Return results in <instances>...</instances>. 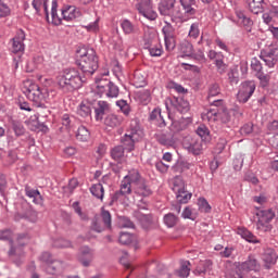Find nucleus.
Wrapping results in <instances>:
<instances>
[{
  "label": "nucleus",
  "instance_id": "f257e3e1",
  "mask_svg": "<svg viewBox=\"0 0 278 278\" xmlns=\"http://www.w3.org/2000/svg\"><path fill=\"white\" fill-rule=\"evenodd\" d=\"M118 191L125 199L134 192L136 199L139 203H143V205H147L144 199L153 194V190H151V187L147 184V179H144L138 170L130 172L129 175L124 178Z\"/></svg>",
  "mask_w": 278,
  "mask_h": 278
},
{
  "label": "nucleus",
  "instance_id": "f03ea898",
  "mask_svg": "<svg viewBox=\"0 0 278 278\" xmlns=\"http://www.w3.org/2000/svg\"><path fill=\"white\" fill-rule=\"evenodd\" d=\"M76 64L86 77L94 75L99 68V56L92 48H80L77 51Z\"/></svg>",
  "mask_w": 278,
  "mask_h": 278
},
{
  "label": "nucleus",
  "instance_id": "7ed1b4c3",
  "mask_svg": "<svg viewBox=\"0 0 278 278\" xmlns=\"http://www.w3.org/2000/svg\"><path fill=\"white\" fill-rule=\"evenodd\" d=\"M86 84V77H81L76 68H67L58 77V86L63 92L79 90Z\"/></svg>",
  "mask_w": 278,
  "mask_h": 278
},
{
  "label": "nucleus",
  "instance_id": "20e7f679",
  "mask_svg": "<svg viewBox=\"0 0 278 278\" xmlns=\"http://www.w3.org/2000/svg\"><path fill=\"white\" fill-rule=\"evenodd\" d=\"M203 118H207V121H220V123L227 124L231 121V115L223 103V99H217L213 100L210 110Z\"/></svg>",
  "mask_w": 278,
  "mask_h": 278
},
{
  "label": "nucleus",
  "instance_id": "39448f33",
  "mask_svg": "<svg viewBox=\"0 0 278 278\" xmlns=\"http://www.w3.org/2000/svg\"><path fill=\"white\" fill-rule=\"evenodd\" d=\"M27 242H29V235L27 232L17 235L16 240L11 241L9 257H11L16 266H21V264H23V255H25L23 247H25Z\"/></svg>",
  "mask_w": 278,
  "mask_h": 278
},
{
  "label": "nucleus",
  "instance_id": "423d86ee",
  "mask_svg": "<svg viewBox=\"0 0 278 278\" xmlns=\"http://www.w3.org/2000/svg\"><path fill=\"white\" fill-rule=\"evenodd\" d=\"M142 136H144V132H142L140 126L138 124H131L130 129L122 138V147L125 151H134V149H136V142H138Z\"/></svg>",
  "mask_w": 278,
  "mask_h": 278
},
{
  "label": "nucleus",
  "instance_id": "0eeeda50",
  "mask_svg": "<svg viewBox=\"0 0 278 278\" xmlns=\"http://www.w3.org/2000/svg\"><path fill=\"white\" fill-rule=\"evenodd\" d=\"M177 0H161L159 12L162 16H170L172 18H184V10L177 7Z\"/></svg>",
  "mask_w": 278,
  "mask_h": 278
},
{
  "label": "nucleus",
  "instance_id": "6e6552de",
  "mask_svg": "<svg viewBox=\"0 0 278 278\" xmlns=\"http://www.w3.org/2000/svg\"><path fill=\"white\" fill-rule=\"evenodd\" d=\"M96 86L100 97L105 94V97H109L110 99H116L121 92L118 86L108 79L96 78Z\"/></svg>",
  "mask_w": 278,
  "mask_h": 278
},
{
  "label": "nucleus",
  "instance_id": "1a4fd4ad",
  "mask_svg": "<svg viewBox=\"0 0 278 278\" xmlns=\"http://www.w3.org/2000/svg\"><path fill=\"white\" fill-rule=\"evenodd\" d=\"M204 146L205 142H203V139L198 137L188 135L182 139L184 149H186L188 153H192V155H201V153H203Z\"/></svg>",
  "mask_w": 278,
  "mask_h": 278
},
{
  "label": "nucleus",
  "instance_id": "9d476101",
  "mask_svg": "<svg viewBox=\"0 0 278 278\" xmlns=\"http://www.w3.org/2000/svg\"><path fill=\"white\" fill-rule=\"evenodd\" d=\"M24 94L29 99V101L40 105V103L47 99V89H41L40 86L31 83L28 88L24 90Z\"/></svg>",
  "mask_w": 278,
  "mask_h": 278
},
{
  "label": "nucleus",
  "instance_id": "9b49d317",
  "mask_svg": "<svg viewBox=\"0 0 278 278\" xmlns=\"http://www.w3.org/2000/svg\"><path fill=\"white\" fill-rule=\"evenodd\" d=\"M174 192L177 193L176 199L178 203L186 204L192 199V193L186 191L184 180L179 177L174 180Z\"/></svg>",
  "mask_w": 278,
  "mask_h": 278
},
{
  "label": "nucleus",
  "instance_id": "f8f14e48",
  "mask_svg": "<svg viewBox=\"0 0 278 278\" xmlns=\"http://www.w3.org/2000/svg\"><path fill=\"white\" fill-rule=\"evenodd\" d=\"M253 92H255V81L247 80L241 84L237 99L240 103H247L253 97Z\"/></svg>",
  "mask_w": 278,
  "mask_h": 278
},
{
  "label": "nucleus",
  "instance_id": "ddd939ff",
  "mask_svg": "<svg viewBox=\"0 0 278 278\" xmlns=\"http://www.w3.org/2000/svg\"><path fill=\"white\" fill-rule=\"evenodd\" d=\"M136 8L139 14L144 16V18H149V21H155V18H157V13L153 11V3H151V0H140Z\"/></svg>",
  "mask_w": 278,
  "mask_h": 278
},
{
  "label": "nucleus",
  "instance_id": "4468645a",
  "mask_svg": "<svg viewBox=\"0 0 278 278\" xmlns=\"http://www.w3.org/2000/svg\"><path fill=\"white\" fill-rule=\"evenodd\" d=\"M77 260L85 268H88L92 261L94 260V250L90 249L87 245H84L79 249Z\"/></svg>",
  "mask_w": 278,
  "mask_h": 278
},
{
  "label": "nucleus",
  "instance_id": "2eb2a0df",
  "mask_svg": "<svg viewBox=\"0 0 278 278\" xmlns=\"http://www.w3.org/2000/svg\"><path fill=\"white\" fill-rule=\"evenodd\" d=\"M260 58L261 60H263V62H265L268 68H273L278 62V49L269 48L266 50H262Z\"/></svg>",
  "mask_w": 278,
  "mask_h": 278
},
{
  "label": "nucleus",
  "instance_id": "dca6fc26",
  "mask_svg": "<svg viewBox=\"0 0 278 278\" xmlns=\"http://www.w3.org/2000/svg\"><path fill=\"white\" fill-rule=\"evenodd\" d=\"M261 268L262 266L260 265V262L255 260V256H249L247 261L239 264V270L242 273H251V270L257 273Z\"/></svg>",
  "mask_w": 278,
  "mask_h": 278
},
{
  "label": "nucleus",
  "instance_id": "f3484780",
  "mask_svg": "<svg viewBox=\"0 0 278 278\" xmlns=\"http://www.w3.org/2000/svg\"><path fill=\"white\" fill-rule=\"evenodd\" d=\"M278 254L275 249L266 248L263 253L264 266L267 270L277 264Z\"/></svg>",
  "mask_w": 278,
  "mask_h": 278
},
{
  "label": "nucleus",
  "instance_id": "a211bd4d",
  "mask_svg": "<svg viewBox=\"0 0 278 278\" xmlns=\"http://www.w3.org/2000/svg\"><path fill=\"white\" fill-rule=\"evenodd\" d=\"M170 105L173 110H176L180 114H187V112H190V103L181 97H174L170 100Z\"/></svg>",
  "mask_w": 278,
  "mask_h": 278
},
{
  "label": "nucleus",
  "instance_id": "6ab92c4d",
  "mask_svg": "<svg viewBox=\"0 0 278 278\" xmlns=\"http://www.w3.org/2000/svg\"><path fill=\"white\" fill-rule=\"evenodd\" d=\"M157 43L156 39H151L144 43V48L149 50L152 58H160L162 55V46H155Z\"/></svg>",
  "mask_w": 278,
  "mask_h": 278
},
{
  "label": "nucleus",
  "instance_id": "aec40b11",
  "mask_svg": "<svg viewBox=\"0 0 278 278\" xmlns=\"http://www.w3.org/2000/svg\"><path fill=\"white\" fill-rule=\"evenodd\" d=\"M180 4L182 7L184 16H194L197 14V9L194 5L197 4L195 0H180Z\"/></svg>",
  "mask_w": 278,
  "mask_h": 278
},
{
  "label": "nucleus",
  "instance_id": "412c9836",
  "mask_svg": "<svg viewBox=\"0 0 278 278\" xmlns=\"http://www.w3.org/2000/svg\"><path fill=\"white\" fill-rule=\"evenodd\" d=\"M236 16L238 18L239 25H242L245 31H251L253 27V21L250 17H248L242 11H236Z\"/></svg>",
  "mask_w": 278,
  "mask_h": 278
},
{
  "label": "nucleus",
  "instance_id": "4be33fe9",
  "mask_svg": "<svg viewBox=\"0 0 278 278\" xmlns=\"http://www.w3.org/2000/svg\"><path fill=\"white\" fill-rule=\"evenodd\" d=\"M149 119L152 123H155L157 127H164L166 125V121H164V116H162V109L156 108L150 113Z\"/></svg>",
  "mask_w": 278,
  "mask_h": 278
},
{
  "label": "nucleus",
  "instance_id": "5701e85b",
  "mask_svg": "<svg viewBox=\"0 0 278 278\" xmlns=\"http://www.w3.org/2000/svg\"><path fill=\"white\" fill-rule=\"evenodd\" d=\"M190 117H182L178 121H174L172 124V131H184V129H188V125H190Z\"/></svg>",
  "mask_w": 278,
  "mask_h": 278
},
{
  "label": "nucleus",
  "instance_id": "b1692460",
  "mask_svg": "<svg viewBox=\"0 0 278 278\" xmlns=\"http://www.w3.org/2000/svg\"><path fill=\"white\" fill-rule=\"evenodd\" d=\"M154 138L157 141V143L162 144L163 147H174L175 146V139H173V137H170L166 134H155Z\"/></svg>",
  "mask_w": 278,
  "mask_h": 278
},
{
  "label": "nucleus",
  "instance_id": "393cba45",
  "mask_svg": "<svg viewBox=\"0 0 278 278\" xmlns=\"http://www.w3.org/2000/svg\"><path fill=\"white\" fill-rule=\"evenodd\" d=\"M51 111L49 109H41L37 113V122L41 131H47L49 128L45 125L42 118H49Z\"/></svg>",
  "mask_w": 278,
  "mask_h": 278
},
{
  "label": "nucleus",
  "instance_id": "a878e982",
  "mask_svg": "<svg viewBox=\"0 0 278 278\" xmlns=\"http://www.w3.org/2000/svg\"><path fill=\"white\" fill-rule=\"evenodd\" d=\"M47 3H49V0H33V8L37 14H40V10H42L43 8L46 17L49 21V9L47 7Z\"/></svg>",
  "mask_w": 278,
  "mask_h": 278
},
{
  "label": "nucleus",
  "instance_id": "bb28decb",
  "mask_svg": "<svg viewBox=\"0 0 278 278\" xmlns=\"http://www.w3.org/2000/svg\"><path fill=\"white\" fill-rule=\"evenodd\" d=\"M76 140H78V142H88L90 140V130H88L86 126H79L76 131Z\"/></svg>",
  "mask_w": 278,
  "mask_h": 278
},
{
  "label": "nucleus",
  "instance_id": "cd10ccee",
  "mask_svg": "<svg viewBox=\"0 0 278 278\" xmlns=\"http://www.w3.org/2000/svg\"><path fill=\"white\" fill-rule=\"evenodd\" d=\"M121 123H123V118L114 114H109L104 118V125H106V127H119Z\"/></svg>",
  "mask_w": 278,
  "mask_h": 278
},
{
  "label": "nucleus",
  "instance_id": "c85d7f7f",
  "mask_svg": "<svg viewBox=\"0 0 278 278\" xmlns=\"http://www.w3.org/2000/svg\"><path fill=\"white\" fill-rule=\"evenodd\" d=\"M111 157L115 162H118L121 164V160L125 157V148L123 146H116L111 150Z\"/></svg>",
  "mask_w": 278,
  "mask_h": 278
},
{
  "label": "nucleus",
  "instance_id": "c756f323",
  "mask_svg": "<svg viewBox=\"0 0 278 278\" xmlns=\"http://www.w3.org/2000/svg\"><path fill=\"white\" fill-rule=\"evenodd\" d=\"M252 14H262L264 12V0H252L249 2Z\"/></svg>",
  "mask_w": 278,
  "mask_h": 278
},
{
  "label": "nucleus",
  "instance_id": "7c9ffc66",
  "mask_svg": "<svg viewBox=\"0 0 278 278\" xmlns=\"http://www.w3.org/2000/svg\"><path fill=\"white\" fill-rule=\"evenodd\" d=\"M256 216L258 217V220L261 223H270L273 218H275V213L273 210H265V211H260Z\"/></svg>",
  "mask_w": 278,
  "mask_h": 278
},
{
  "label": "nucleus",
  "instance_id": "2f4dec72",
  "mask_svg": "<svg viewBox=\"0 0 278 278\" xmlns=\"http://www.w3.org/2000/svg\"><path fill=\"white\" fill-rule=\"evenodd\" d=\"M90 192L93 197H96V199H100V201H103L105 190L103 189V185L101 182L93 185L90 188Z\"/></svg>",
  "mask_w": 278,
  "mask_h": 278
},
{
  "label": "nucleus",
  "instance_id": "473e14b6",
  "mask_svg": "<svg viewBox=\"0 0 278 278\" xmlns=\"http://www.w3.org/2000/svg\"><path fill=\"white\" fill-rule=\"evenodd\" d=\"M108 110V102L100 101L98 103V108H96V121H103V116H105V111Z\"/></svg>",
  "mask_w": 278,
  "mask_h": 278
},
{
  "label": "nucleus",
  "instance_id": "72a5a7b5",
  "mask_svg": "<svg viewBox=\"0 0 278 278\" xmlns=\"http://www.w3.org/2000/svg\"><path fill=\"white\" fill-rule=\"evenodd\" d=\"M101 223L106 227V229L112 228V214L109 213V211L102 208L100 219Z\"/></svg>",
  "mask_w": 278,
  "mask_h": 278
},
{
  "label": "nucleus",
  "instance_id": "f704fd0d",
  "mask_svg": "<svg viewBox=\"0 0 278 278\" xmlns=\"http://www.w3.org/2000/svg\"><path fill=\"white\" fill-rule=\"evenodd\" d=\"M121 27L124 31V34H136L138 31V28L135 27V25L129 20H124L121 23Z\"/></svg>",
  "mask_w": 278,
  "mask_h": 278
},
{
  "label": "nucleus",
  "instance_id": "c9c22d12",
  "mask_svg": "<svg viewBox=\"0 0 278 278\" xmlns=\"http://www.w3.org/2000/svg\"><path fill=\"white\" fill-rule=\"evenodd\" d=\"M180 52L184 53L187 58H190V55H192V53L194 52V47L192 46V43H190V41L184 40L180 43Z\"/></svg>",
  "mask_w": 278,
  "mask_h": 278
},
{
  "label": "nucleus",
  "instance_id": "e433bc0d",
  "mask_svg": "<svg viewBox=\"0 0 278 278\" xmlns=\"http://www.w3.org/2000/svg\"><path fill=\"white\" fill-rule=\"evenodd\" d=\"M51 18L53 25H62V18L58 16V0H52Z\"/></svg>",
  "mask_w": 278,
  "mask_h": 278
},
{
  "label": "nucleus",
  "instance_id": "4c0bfd02",
  "mask_svg": "<svg viewBox=\"0 0 278 278\" xmlns=\"http://www.w3.org/2000/svg\"><path fill=\"white\" fill-rule=\"evenodd\" d=\"M238 233L239 236H241V238H243V240H247V242H257V238H255L251 231H249V229L247 228H239L238 229Z\"/></svg>",
  "mask_w": 278,
  "mask_h": 278
},
{
  "label": "nucleus",
  "instance_id": "58836bf2",
  "mask_svg": "<svg viewBox=\"0 0 278 278\" xmlns=\"http://www.w3.org/2000/svg\"><path fill=\"white\" fill-rule=\"evenodd\" d=\"M163 220L166 227L173 228L179 223V217L173 213H168L164 216Z\"/></svg>",
  "mask_w": 278,
  "mask_h": 278
},
{
  "label": "nucleus",
  "instance_id": "ea45409f",
  "mask_svg": "<svg viewBox=\"0 0 278 278\" xmlns=\"http://www.w3.org/2000/svg\"><path fill=\"white\" fill-rule=\"evenodd\" d=\"M256 77L260 81L261 88H268V86H270V75L260 72L256 73Z\"/></svg>",
  "mask_w": 278,
  "mask_h": 278
},
{
  "label": "nucleus",
  "instance_id": "a19ab883",
  "mask_svg": "<svg viewBox=\"0 0 278 278\" xmlns=\"http://www.w3.org/2000/svg\"><path fill=\"white\" fill-rule=\"evenodd\" d=\"M25 192H26V197H28L29 199H33L34 203H40V191L36 190V189H31L29 186L25 187Z\"/></svg>",
  "mask_w": 278,
  "mask_h": 278
},
{
  "label": "nucleus",
  "instance_id": "79ce46f5",
  "mask_svg": "<svg viewBox=\"0 0 278 278\" xmlns=\"http://www.w3.org/2000/svg\"><path fill=\"white\" fill-rule=\"evenodd\" d=\"M218 94H220V86L218 84H212L210 87H208V101L211 102V105L212 103L214 102V97H218Z\"/></svg>",
  "mask_w": 278,
  "mask_h": 278
},
{
  "label": "nucleus",
  "instance_id": "37998d69",
  "mask_svg": "<svg viewBox=\"0 0 278 278\" xmlns=\"http://www.w3.org/2000/svg\"><path fill=\"white\" fill-rule=\"evenodd\" d=\"M78 116H81V118H90V114H92V110L90 109V105L81 103L79 109L77 110Z\"/></svg>",
  "mask_w": 278,
  "mask_h": 278
},
{
  "label": "nucleus",
  "instance_id": "c03bdc74",
  "mask_svg": "<svg viewBox=\"0 0 278 278\" xmlns=\"http://www.w3.org/2000/svg\"><path fill=\"white\" fill-rule=\"evenodd\" d=\"M241 136H251V134H257L255 131V125L253 123H247L240 128Z\"/></svg>",
  "mask_w": 278,
  "mask_h": 278
},
{
  "label": "nucleus",
  "instance_id": "a18cd8bd",
  "mask_svg": "<svg viewBox=\"0 0 278 278\" xmlns=\"http://www.w3.org/2000/svg\"><path fill=\"white\" fill-rule=\"evenodd\" d=\"M91 229L92 231H97V233H101V231H104L108 227L99 218L94 217L91 224Z\"/></svg>",
  "mask_w": 278,
  "mask_h": 278
},
{
  "label": "nucleus",
  "instance_id": "49530a36",
  "mask_svg": "<svg viewBox=\"0 0 278 278\" xmlns=\"http://www.w3.org/2000/svg\"><path fill=\"white\" fill-rule=\"evenodd\" d=\"M195 132L200 136L201 140H207L210 138V129L205 125H200Z\"/></svg>",
  "mask_w": 278,
  "mask_h": 278
},
{
  "label": "nucleus",
  "instance_id": "de8ad7c7",
  "mask_svg": "<svg viewBox=\"0 0 278 278\" xmlns=\"http://www.w3.org/2000/svg\"><path fill=\"white\" fill-rule=\"evenodd\" d=\"M198 205L201 212H204L205 214H208V212H212V206L210 205V203L205 198H199Z\"/></svg>",
  "mask_w": 278,
  "mask_h": 278
},
{
  "label": "nucleus",
  "instance_id": "09e8293b",
  "mask_svg": "<svg viewBox=\"0 0 278 278\" xmlns=\"http://www.w3.org/2000/svg\"><path fill=\"white\" fill-rule=\"evenodd\" d=\"M116 105H118L119 110L125 114V116H129V112H131V108L125 100H119L116 102Z\"/></svg>",
  "mask_w": 278,
  "mask_h": 278
},
{
  "label": "nucleus",
  "instance_id": "8fccbe9b",
  "mask_svg": "<svg viewBox=\"0 0 278 278\" xmlns=\"http://www.w3.org/2000/svg\"><path fill=\"white\" fill-rule=\"evenodd\" d=\"M23 51H25V45L23 43V41L13 39L12 53H23Z\"/></svg>",
  "mask_w": 278,
  "mask_h": 278
},
{
  "label": "nucleus",
  "instance_id": "3c124183",
  "mask_svg": "<svg viewBox=\"0 0 278 278\" xmlns=\"http://www.w3.org/2000/svg\"><path fill=\"white\" fill-rule=\"evenodd\" d=\"M53 244L56 249H68L72 247L71 241L62 238L56 239Z\"/></svg>",
  "mask_w": 278,
  "mask_h": 278
},
{
  "label": "nucleus",
  "instance_id": "603ef678",
  "mask_svg": "<svg viewBox=\"0 0 278 278\" xmlns=\"http://www.w3.org/2000/svg\"><path fill=\"white\" fill-rule=\"evenodd\" d=\"M188 266H190L189 261H185V262L181 263V267L178 271V275L180 277H188V275H190V268Z\"/></svg>",
  "mask_w": 278,
  "mask_h": 278
},
{
  "label": "nucleus",
  "instance_id": "864d4df0",
  "mask_svg": "<svg viewBox=\"0 0 278 278\" xmlns=\"http://www.w3.org/2000/svg\"><path fill=\"white\" fill-rule=\"evenodd\" d=\"M119 227L124 229H134V222L126 216L119 218Z\"/></svg>",
  "mask_w": 278,
  "mask_h": 278
},
{
  "label": "nucleus",
  "instance_id": "5fc2aeb1",
  "mask_svg": "<svg viewBox=\"0 0 278 278\" xmlns=\"http://www.w3.org/2000/svg\"><path fill=\"white\" fill-rule=\"evenodd\" d=\"M40 262H42L43 264H46V266H48L49 264H53L54 258L53 255H51V253L49 252H43L40 256H39Z\"/></svg>",
  "mask_w": 278,
  "mask_h": 278
},
{
  "label": "nucleus",
  "instance_id": "6e6d98bb",
  "mask_svg": "<svg viewBox=\"0 0 278 278\" xmlns=\"http://www.w3.org/2000/svg\"><path fill=\"white\" fill-rule=\"evenodd\" d=\"M12 127L15 136L20 137L25 134V127L18 122H13Z\"/></svg>",
  "mask_w": 278,
  "mask_h": 278
},
{
  "label": "nucleus",
  "instance_id": "4d7b16f0",
  "mask_svg": "<svg viewBox=\"0 0 278 278\" xmlns=\"http://www.w3.org/2000/svg\"><path fill=\"white\" fill-rule=\"evenodd\" d=\"M256 229H258V231H270V229H273V226L270 225V222H260L257 220L256 223Z\"/></svg>",
  "mask_w": 278,
  "mask_h": 278
},
{
  "label": "nucleus",
  "instance_id": "13d9d810",
  "mask_svg": "<svg viewBox=\"0 0 278 278\" xmlns=\"http://www.w3.org/2000/svg\"><path fill=\"white\" fill-rule=\"evenodd\" d=\"M201 31L199 30V23L191 24L190 30H189V38H199V35Z\"/></svg>",
  "mask_w": 278,
  "mask_h": 278
},
{
  "label": "nucleus",
  "instance_id": "bf43d9fd",
  "mask_svg": "<svg viewBox=\"0 0 278 278\" xmlns=\"http://www.w3.org/2000/svg\"><path fill=\"white\" fill-rule=\"evenodd\" d=\"M139 99L143 105H147L149 101H151V91L149 90H142L139 92Z\"/></svg>",
  "mask_w": 278,
  "mask_h": 278
},
{
  "label": "nucleus",
  "instance_id": "052dcab7",
  "mask_svg": "<svg viewBox=\"0 0 278 278\" xmlns=\"http://www.w3.org/2000/svg\"><path fill=\"white\" fill-rule=\"evenodd\" d=\"M162 31L164 34V38H169V37H174L175 28H173V25H170L169 23H166Z\"/></svg>",
  "mask_w": 278,
  "mask_h": 278
},
{
  "label": "nucleus",
  "instance_id": "680f3d73",
  "mask_svg": "<svg viewBox=\"0 0 278 278\" xmlns=\"http://www.w3.org/2000/svg\"><path fill=\"white\" fill-rule=\"evenodd\" d=\"M132 240H134V238L131 237V233H129V232H122L119 235L121 244H131Z\"/></svg>",
  "mask_w": 278,
  "mask_h": 278
},
{
  "label": "nucleus",
  "instance_id": "e2e57ef3",
  "mask_svg": "<svg viewBox=\"0 0 278 278\" xmlns=\"http://www.w3.org/2000/svg\"><path fill=\"white\" fill-rule=\"evenodd\" d=\"M251 68L255 71V73H264L262 63L260 60H257V58L252 59Z\"/></svg>",
  "mask_w": 278,
  "mask_h": 278
},
{
  "label": "nucleus",
  "instance_id": "0e129e2a",
  "mask_svg": "<svg viewBox=\"0 0 278 278\" xmlns=\"http://www.w3.org/2000/svg\"><path fill=\"white\" fill-rule=\"evenodd\" d=\"M10 7L5 4L3 1L0 2V17L5 18V16H10Z\"/></svg>",
  "mask_w": 278,
  "mask_h": 278
},
{
  "label": "nucleus",
  "instance_id": "69168bd1",
  "mask_svg": "<svg viewBox=\"0 0 278 278\" xmlns=\"http://www.w3.org/2000/svg\"><path fill=\"white\" fill-rule=\"evenodd\" d=\"M58 266L59 263L53 261L52 264L46 265V273H48V275H55L58 273Z\"/></svg>",
  "mask_w": 278,
  "mask_h": 278
},
{
  "label": "nucleus",
  "instance_id": "338daca9",
  "mask_svg": "<svg viewBox=\"0 0 278 278\" xmlns=\"http://www.w3.org/2000/svg\"><path fill=\"white\" fill-rule=\"evenodd\" d=\"M73 116L68 115V114H64L61 117L62 121V125H64V127H66L67 129H71L72 127V123H73Z\"/></svg>",
  "mask_w": 278,
  "mask_h": 278
},
{
  "label": "nucleus",
  "instance_id": "774afa93",
  "mask_svg": "<svg viewBox=\"0 0 278 278\" xmlns=\"http://www.w3.org/2000/svg\"><path fill=\"white\" fill-rule=\"evenodd\" d=\"M165 48L167 51H173L175 49V37H164Z\"/></svg>",
  "mask_w": 278,
  "mask_h": 278
}]
</instances>
